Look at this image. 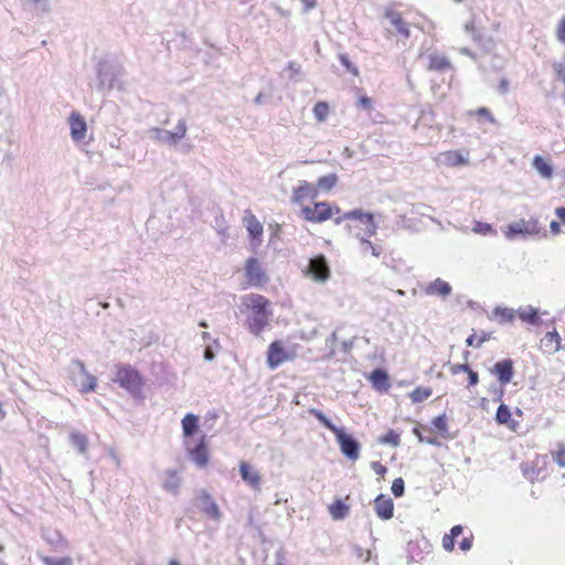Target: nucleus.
<instances>
[{
	"mask_svg": "<svg viewBox=\"0 0 565 565\" xmlns=\"http://www.w3.org/2000/svg\"><path fill=\"white\" fill-rule=\"evenodd\" d=\"M313 115L319 122L326 121L329 115V105L326 102H318L313 107Z\"/></svg>",
	"mask_w": 565,
	"mask_h": 565,
	"instance_id": "obj_31",
	"label": "nucleus"
},
{
	"mask_svg": "<svg viewBox=\"0 0 565 565\" xmlns=\"http://www.w3.org/2000/svg\"><path fill=\"white\" fill-rule=\"evenodd\" d=\"M361 246H362V250H363L364 253H365V252H367V250L370 249V250H371V254H372L373 256H375V257H380V255H381V253H382L380 248H377V247L373 246V244H372L370 241L364 239V238H363V239H361Z\"/></svg>",
	"mask_w": 565,
	"mask_h": 565,
	"instance_id": "obj_44",
	"label": "nucleus"
},
{
	"mask_svg": "<svg viewBox=\"0 0 565 565\" xmlns=\"http://www.w3.org/2000/svg\"><path fill=\"white\" fill-rule=\"evenodd\" d=\"M380 441L385 445L397 447L399 445V436L393 429L388 430Z\"/></svg>",
	"mask_w": 565,
	"mask_h": 565,
	"instance_id": "obj_38",
	"label": "nucleus"
},
{
	"mask_svg": "<svg viewBox=\"0 0 565 565\" xmlns=\"http://www.w3.org/2000/svg\"><path fill=\"white\" fill-rule=\"evenodd\" d=\"M199 428V417L194 414H186L182 419V430L183 435L185 437V440L188 438L192 437Z\"/></svg>",
	"mask_w": 565,
	"mask_h": 565,
	"instance_id": "obj_22",
	"label": "nucleus"
},
{
	"mask_svg": "<svg viewBox=\"0 0 565 565\" xmlns=\"http://www.w3.org/2000/svg\"><path fill=\"white\" fill-rule=\"evenodd\" d=\"M472 546V539L470 537H465L461 542H460V548L462 551H469Z\"/></svg>",
	"mask_w": 565,
	"mask_h": 565,
	"instance_id": "obj_56",
	"label": "nucleus"
},
{
	"mask_svg": "<svg viewBox=\"0 0 565 565\" xmlns=\"http://www.w3.org/2000/svg\"><path fill=\"white\" fill-rule=\"evenodd\" d=\"M491 372L498 376L501 385L510 383L514 374L512 360L504 359L497 362Z\"/></svg>",
	"mask_w": 565,
	"mask_h": 565,
	"instance_id": "obj_16",
	"label": "nucleus"
},
{
	"mask_svg": "<svg viewBox=\"0 0 565 565\" xmlns=\"http://www.w3.org/2000/svg\"><path fill=\"white\" fill-rule=\"evenodd\" d=\"M185 449L190 456V459L200 468L205 467L209 461L207 449L205 445V435H203L200 441L191 447L189 440H184Z\"/></svg>",
	"mask_w": 565,
	"mask_h": 565,
	"instance_id": "obj_10",
	"label": "nucleus"
},
{
	"mask_svg": "<svg viewBox=\"0 0 565 565\" xmlns=\"http://www.w3.org/2000/svg\"><path fill=\"white\" fill-rule=\"evenodd\" d=\"M247 231L252 237H257L263 233V225L256 220L254 215L246 220Z\"/></svg>",
	"mask_w": 565,
	"mask_h": 565,
	"instance_id": "obj_32",
	"label": "nucleus"
},
{
	"mask_svg": "<svg viewBox=\"0 0 565 565\" xmlns=\"http://www.w3.org/2000/svg\"><path fill=\"white\" fill-rule=\"evenodd\" d=\"M243 306L250 310L247 318L248 327L252 333L259 335L264 328L269 323L271 311L269 301L262 295L250 294L243 297Z\"/></svg>",
	"mask_w": 565,
	"mask_h": 565,
	"instance_id": "obj_1",
	"label": "nucleus"
},
{
	"mask_svg": "<svg viewBox=\"0 0 565 565\" xmlns=\"http://www.w3.org/2000/svg\"><path fill=\"white\" fill-rule=\"evenodd\" d=\"M511 418V412L505 404H501L495 414V420L499 424H508Z\"/></svg>",
	"mask_w": 565,
	"mask_h": 565,
	"instance_id": "obj_35",
	"label": "nucleus"
},
{
	"mask_svg": "<svg viewBox=\"0 0 565 565\" xmlns=\"http://www.w3.org/2000/svg\"><path fill=\"white\" fill-rule=\"evenodd\" d=\"M194 504L204 512L209 518L220 521L222 514L220 512L218 505L215 501L207 494L205 491H201L194 501Z\"/></svg>",
	"mask_w": 565,
	"mask_h": 565,
	"instance_id": "obj_11",
	"label": "nucleus"
},
{
	"mask_svg": "<svg viewBox=\"0 0 565 565\" xmlns=\"http://www.w3.org/2000/svg\"><path fill=\"white\" fill-rule=\"evenodd\" d=\"M246 276L249 284L254 286H262L267 282L268 277L262 269L259 262L256 258H248L246 262Z\"/></svg>",
	"mask_w": 565,
	"mask_h": 565,
	"instance_id": "obj_12",
	"label": "nucleus"
},
{
	"mask_svg": "<svg viewBox=\"0 0 565 565\" xmlns=\"http://www.w3.org/2000/svg\"><path fill=\"white\" fill-rule=\"evenodd\" d=\"M472 232L480 235H495L497 231L489 223H483L480 221H475L473 226L471 228Z\"/></svg>",
	"mask_w": 565,
	"mask_h": 565,
	"instance_id": "obj_30",
	"label": "nucleus"
},
{
	"mask_svg": "<svg viewBox=\"0 0 565 565\" xmlns=\"http://www.w3.org/2000/svg\"><path fill=\"white\" fill-rule=\"evenodd\" d=\"M495 317L501 318V322H510L514 319V310L510 308L497 307L493 311Z\"/></svg>",
	"mask_w": 565,
	"mask_h": 565,
	"instance_id": "obj_36",
	"label": "nucleus"
},
{
	"mask_svg": "<svg viewBox=\"0 0 565 565\" xmlns=\"http://www.w3.org/2000/svg\"><path fill=\"white\" fill-rule=\"evenodd\" d=\"M520 318L527 323L536 324L539 321L537 310L532 307L526 310H522L520 311Z\"/></svg>",
	"mask_w": 565,
	"mask_h": 565,
	"instance_id": "obj_37",
	"label": "nucleus"
},
{
	"mask_svg": "<svg viewBox=\"0 0 565 565\" xmlns=\"http://www.w3.org/2000/svg\"><path fill=\"white\" fill-rule=\"evenodd\" d=\"M433 425L434 427L440 433V434H445L447 433V419H446V415L443 414V415H439L437 417H435L433 419Z\"/></svg>",
	"mask_w": 565,
	"mask_h": 565,
	"instance_id": "obj_42",
	"label": "nucleus"
},
{
	"mask_svg": "<svg viewBox=\"0 0 565 565\" xmlns=\"http://www.w3.org/2000/svg\"><path fill=\"white\" fill-rule=\"evenodd\" d=\"M366 216H372L371 213H365L362 210H353L344 213V218L347 220H359L361 223L366 221Z\"/></svg>",
	"mask_w": 565,
	"mask_h": 565,
	"instance_id": "obj_40",
	"label": "nucleus"
},
{
	"mask_svg": "<svg viewBox=\"0 0 565 565\" xmlns=\"http://www.w3.org/2000/svg\"><path fill=\"white\" fill-rule=\"evenodd\" d=\"M371 104H372L371 98H369V97H366V96L361 97V98L359 99V102H358V105H359L360 107L365 108V109H370V108H371Z\"/></svg>",
	"mask_w": 565,
	"mask_h": 565,
	"instance_id": "obj_55",
	"label": "nucleus"
},
{
	"mask_svg": "<svg viewBox=\"0 0 565 565\" xmlns=\"http://www.w3.org/2000/svg\"><path fill=\"white\" fill-rule=\"evenodd\" d=\"M461 533H462V526L461 525H455L450 530V534L449 535H451L452 539H455V537L459 536Z\"/></svg>",
	"mask_w": 565,
	"mask_h": 565,
	"instance_id": "obj_61",
	"label": "nucleus"
},
{
	"mask_svg": "<svg viewBox=\"0 0 565 565\" xmlns=\"http://www.w3.org/2000/svg\"><path fill=\"white\" fill-rule=\"evenodd\" d=\"M425 292L429 296L446 298L451 294V286L447 281L437 278L425 287Z\"/></svg>",
	"mask_w": 565,
	"mask_h": 565,
	"instance_id": "obj_20",
	"label": "nucleus"
},
{
	"mask_svg": "<svg viewBox=\"0 0 565 565\" xmlns=\"http://www.w3.org/2000/svg\"><path fill=\"white\" fill-rule=\"evenodd\" d=\"M214 358H215V353L213 352L212 348L207 345L204 349V359L206 361H212V360H214Z\"/></svg>",
	"mask_w": 565,
	"mask_h": 565,
	"instance_id": "obj_58",
	"label": "nucleus"
},
{
	"mask_svg": "<svg viewBox=\"0 0 565 565\" xmlns=\"http://www.w3.org/2000/svg\"><path fill=\"white\" fill-rule=\"evenodd\" d=\"M556 38L559 42L565 43V17L561 20L556 29Z\"/></svg>",
	"mask_w": 565,
	"mask_h": 565,
	"instance_id": "obj_47",
	"label": "nucleus"
},
{
	"mask_svg": "<svg viewBox=\"0 0 565 565\" xmlns=\"http://www.w3.org/2000/svg\"><path fill=\"white\" fill-rule=\"evenodd\" d=\"M307 275L317 282H326L330 277V268L323 255H318L309 260Z\"/></svg>",
	"mask_w": 565,
	"mask_h": 565,
	"instance_id": "obj_7",
	"label": "nucleus"
},
{
	"mask_svg": "<svg viewBox=\"0 0 565 565\" xmlns=\"http://www.w3.org/2000/svg\"><path fill=\"white\" fill-rule=\"evenodd\" d=\"M341 452L350 460H356L360 456V444L353 436L345 433L344 428H338L334 433Z\"/></svg>",
	"mask_w": 565,
	"mask_h": 565,
	"instance_id": "obj_5",
	"label": "nucleus"
},
{
	"mask_svg": "<svg viewBox=\"0 0 565 565\" xmlns=\"http://www.w3.org/2000/svg\"><path fill=\"white\" fill-rule=\"evenodd\" d=\"M470 370V366L468 364H456L451 366V373L457 374L460 372L467 373Z\"/></svg>",
	"mask_w": 565,
	"mask_h": 565,
	"instance_id": "obj_54",
	"label": "nucleus"
},
{
	"mask_svg": "<svg viewBox=\"0 0 565 565\" xmlns=\"http://www.w3.org/2000/svg\"><path fill=\"white\" fill-rule=\"evenodd\" d=\"M391 490L395 497H397V498L402 497L404 494V490H405L404 480L402 478H396L392 482Z\"/></svg>",
	"mask_w": 565,
	"mask_h": 565,
	"instance_id": "obj_43",
	"label": "nucleus"
},
{
	"mask_svg": "<svg viewBox=\"0 0 565 565\" xmlns=\"http://www.w3.org/2000/svg\"><path fill=\"white\" fill-rule=\"evenodd\" d=\"M468 374V380H469V385L470 386H475L478 384L479 382V375L477 372L472 371L471 369L467 372Z\"/></svg>",
	"mask_w": 565,
	"mask_h": 565,
	"instance_id": "obj_53",
	"label": "nucleus"
},
{
	"mask_svg": "<svg viewBox=\"0 0 565 565\" xmlns=\"http://www.w3.org/2000/svg\"><path fill=\"white\" fill-rule=\"evenodd\" d=\"M465 31L469 33L475 41L480 40L479 33L476 31L475 22L470 21L465 24Z\"/></svg>",
	"mask_w": 565,
	"mask_h": 565,
	"instance_id": "obj_48",
	"label": "nucleus"
},
{
	"mask_svg": "<svg viewBox=\"0 0 565 565\" xmlns=\"http://www.w3.org/2000/svg\"><path fill=\"white\" fill-rule=\"evenodd\" d=\"M68 121L73 140L82 141L85 138L87 131L85 119L79 114L72 113Z\"/></svg>",
	"mask_w": 565,
	"mask_h": 565,
	"instance_id": "obj_19",
	"label": "nucleus"
},
{
	"mask_svg": "<svg viewBox=\"0 0 565 565\" xmlns=\"http://www.w3.org/2000/svg\"><path fill=\"white\" fill-rule=\"evenodd\" d=\"M111 380L132 396H140L142 393L145 381L140 373L129 364L117 365Z\"/></svg>",
	"mask_w": 565,
	"mask_h": 565,
	"instance_id": "obj_2",
	"label": "nucleus"
},
{
	"mask_svg": "<svg viewBox=\"0 0 565 565\" xmlns=\"http://www.w3.org/2000/svg\"><path fill=\"white\" fill-rule=\"evenodd\" d=\"M42 562L45 565H73V559L71 557L53 558L50 556H43Z\"/></svg>",
	"mask_w": 565,
	"mask_h": 565,
	"instance_id": "obj_39",
	"label": "nucleus"
},
{
	"mask_svg": "<svg viewBox=\"0 0 565 565\" xmlns=\"http://www.w3.org/2000/svg\"><path fill=\"white\" fill-rule=\"evenodd\" d=\"M317 195L318 190L313 184L307 181H300L298 186L292 191L291 202L294 204H301L306 199H316Z\"/></svg>",
	"mask_w": 565,
	"mask_h": 565,
	"instance_id": "obj_14",
	"label": "nucleus"
},
{
	"mask_svg": "<svg viewBox=\"0 0 565 565\" xmlns=\"http://www.w3.org/2000/svg\"><path fill=\"white\" fill-rule=\"evenodd\" d=\"M468 156L461 151H445L436 157V162L445 167H459L468 163Z\"/></svg>",
	"mask_w": 565,
	"mask_h": 565,
	"instance_id": "obj_13",
	"label": "nucleus"
},
{
	"mask_svg": "<svg viewBox=\"0 0 565 565\" xmlns=\"http://www.w3.org/2000/svg\"><path fill=\"white\" fill-rule=\"evenodd\" d=\"M287 353L280 342L275 341L268 348L267 363L269 369L275 370L287 360Z\"/></svg>",
	"mask_w": 565,
	"mask_h": 565,
	"instance_id": "obj_17",
	"label": "nucleus"
},
{
	"mask_svg": "<svg viewBox=\"0 0 565 565\" xmlns=\"http://www.w3.org/2000/svg\"><path fill=\"white\" fill-rule=\"evenodd\" d=\"M489 391H490L494 402L500 401L504 393L503 388L498 387L495 384L490 386Z\"/></svg>",
	"mask_w": 565,
	"mask_h": 565,
	"instance_id": "obj_50",
	"label": "nucleus"
},
{
	"mask_svg": "<svg viewBox=\"0 0 565 565\" xmlns=\"http://www.w3.org/2000/svg\"><path fill=\"white\" fill-rule=\"evenodd\" d=\"M450 62L446 56L430 54L428 70L444 72L450 68Z\"/></svg>",
	"mask_w": 565,
	"mask_h": 565,
	"instance_id": "obj_24",
	"label": "nucleus"
},
{
	"mask_svg": "<svg viewBox=\"0 0 565 565\" xmlns=\"http://www.w3.org/2000/svg\"><path fill=\"white\" fill-rule=\"evenodd\" d=\"M542 341L546 342V345H548V343L550 344L555 343V347L553 348V350L557 351L559 348L561 337L556 331H551L545 334V337Z\"/></svg>",
	"mask_w": 565,
	"mask_h": 565,
	"instance_id": "obj_41",
	"label": "nucleus"
},
{
	"mask_svg": "<svg viewBox=\"0 0 565 565\" xmlns=\"http://www.w3.org/2000/svg\"><path fill=\"white\" fill-rule=\"evenodd\" d=\"M329 512L333 520H343L349 512V507L344 504L341 500H335L329 507Z\"/></svg>",
	"mask_w": 565,
	"mask_h": 565,
	"instance_id": "obj_26",
	"label": "nucleus"
},
{
	"mask_svg": "<svg viewBox=\"0 0 565 565\" xmlns=\"http://www.w3.org/2000/svg\"><path fill=\"white\" fill-rule=\"evenodd\" d=\"M74 382L83 393L92 392L97 385V379L89 374L83 362L76 360L73 362Z\"/></svg>",
	"mask_w": 565,
	"mask_h": 565,
	"instance_id": "obj_6",
	"label": "nucleus"
},
{
	"mask_svg": "<svg viewBox=\"0 0 565 565\" xmlns=\"http://www.w3.org/2000/svg\"><path fill=\"white\" fill-rule=\"evenodd\" d=\"M372 469L374 470V472L379 476H384L387 471L386 467L383 466L381 462L379 461H374L372 462Z\"/></svg>",
	"mask_w": 565,
	"mask_h": 565,
	"instance_id": "obj_52",
	"label": "nucleus"
},
{
	"mask_svg": "<svg viewBox=\"0 0 565 565\" xmlns=\"http://www.w3.org/2000/svg\"><path fill=\"white\" fill-rule=\"evenodd\" d=\"M71 443L77 448L81 455H85L87 451L88 440L87 437L79 431H73L70 436Z\"/></svg>",
	"mask_w": 565,
	"mask_h": 565,
	"instance_id": "obj_27",
	"label": "nucleus"
},
{
	"mask_svg": "<svg viewBox=\"0 0 565 565\" xmlns=\"http://www.w3.org/2000/svg\"><path fill=\"white\" fill-rule=\"evenodd\" d=\"M363 225H365V233L369 235V236H372L375 234L376 232V225L374 223V218H373V215L372 216H366V221L364 223H362Z\"/></svg>",
	"mask_w": 565,
	"mask_h": 565,
	"instance_id": "obj_46",
	"label": "nucleus"
},
{
	"mask_svg": "<svg viewBox=\"0 0 565 565\" xmlns=\"http://www.w3.org/2000/svg\"><path fill=\"white\" fill-rule=\"evenodd\" d=\"M431 393V388L417 387L409 394V397L413 403H422L430 397Z\"/></svg>",
	"mask_w": 565,
	"mask_h": 565,
	"instance_id": "obj_29",
	"label": "nucleus"
},
{
	"mask_svg": "<svg viewBox=\"0 0 565 565\" xmlns=\"http://www.w3.org/2000/svg\"><path fill=\"white\" fill-rule=\"evenodd\" d=\"M551 232L556 235L561 232L559 223L556 221H552L550 224Z\"/></svg>",
	"mask_w": 565,
	"mask_h": 565,
	"instance_id": "obj_62",
	"label": "nucleus"
},
{
	"mask_svg": "<svg viewBox=\"0 0 565 565\" xmlns=\"http://www.w3.org/2000/svg\"><path fill=\"white\" fill-rule=\"evenodd\" d=\"M338 182V177L334 173L320 177L317 181V188L322 191H330Z\"/></svg>",
	"mask_w": 565,
	"mask_h": 565,
	"instance_id": "obj_28",
	"label": "nucleus"
},
{
	"mask_svg": "<svg viewBox=\"0 0 565 565\" xmlns=\"http://www.w3.org/2000/svg\"><path fill=\"white\" fill-rule=\"evenodd\" d=\"M301 2L305 6V9H303L305 12H308V11L315 9L316 6H317V1L316 0H301Z\"/></svg>",
	"mask_w": 565,
	"mask_h": 565,
	"instance_id": "obj_57",
	"label": "nucleus"
},
{
	"mask_svg": "<svg viewBox=\"0 0 565 565\" xmlns=\"http://www.w3.org/2000/svg\"><path fill=\"white\" fill-rule=\"evenodd\" d=\"M370 381L376 390H387L390 387L387 373L382 369H375L370 374Z\"/></svg>",
	"mask_w": 565,
	"mask_h": 565,
	"instance_id": "obj_23",
	"label": "nucleus"
},
{
	"mask_svg": "<svg viewBox=\"0 0 565 565\" xmlns=\"http://www.w3.org/2000/svg\"><path fill=\"white\" fill-rule=\"evenodd\" d=\"M555 214L565 224V207H557Z\"/></svg>",
	"mask_w": 565,
	"mask_h": 565,
	"instance_id": "obj_63",
	"label": "nucleus"
},
{
	"mask_svg": "<svg viewBox=\"0 0 565 565\" xmlns=\"http://www.w3.org/2000/svg\"><path fill=\"white\" fill-rule=\"evenodd\" d=\"M340 61L349 72H351L354 75H358V68L350 62L347 55H340Z\"/></svg>",
	"mask_w": 565,
	"mask_h": 565,
	"instance_id": "obj_49",
	"label": "nucleus"
},
{
	"mask_svg": "<svg viewBox=\"0 0 565 565\" xmlns=\"http://www.w3.org/2000/svg\"><path fill=\"white\" fill-rule=\"evenodd\" d=\"M385 18L390 21V23L396 29V31L403 35L404 38L409 36L408 25L403 21L401 14L395 11H387L385 13Z\"/></svg>",
	"mask_w": 565,
	"mask_h": 565,
	"instance_id": "obj_21",
	"label": "nucleus"
},
{
	"mask_svg": "<svg viewBox=\"0 0 565 565\" xmlns=\"http://www.w3.org/2000/svg\"><path fill=\"white\" fill-rule=\"evenodd\" d=\"M169 478L164 481L163 488L172 493H177L180 487V479L177 477L175 471H168Z\"/></svg>",
	"mask_w": 565,
	"mask_h": 565,
	"instance_id": "obj_33",
	"label": "nucleus"
},
{
	"mask_svg": "<svg viewBox=\"0 0 565 565\" xmlns=\"http://www.w3.org/2000/svg\"><path fill=\"white\" fill-rule=\"evenodd\" d=\"M186 132V124L184 119H180L177 124L174 131L164 130L161 128H151L148 130V137L162 145L174 146L177 145Z\"/></svg>",
	"mask_w": 565,
	"mask_h": 565,
	"instance_id": "obj_3",
	"label": "nucleus"
},
{
	"mask_svg": "<svg viewBox=\"0 0 565 565\" xmlns=\"http://www.w3.org/2000/svg\"><path fill=\"white\" fill-rule=\"evenodd\" d=\"M254 103H255L256 105H263V104H265V96H264V94H263V93H259V94L255 97Z\"/></svg>",
	"mask_w": 565,
	"mask_h": 565,
	"instance_id": "obj_64",
	"label": "nucleus"
},
{
	"mask_svg": "<svg viewBox=\"0 0 565 565\" xmlns=\"http://www.w3.org/2000/svg\"><path fill=\"white\" fill-rule=\"evenodd\" d=\"M477 114L480 115V116H486L490 121H494V118L492 117V115L489 111V109H487L484 107L479 108Z\"/></svg>",
	"mask_w": 565,
	"mask_h": 565,
	"instance_id": "obj_59",
	"label": "nucleus"
},
{
	"mask_svg": "<svg viewBox=\"0 0 565 565\" xmlns=\"http://www.w3.org/2000/svg\"><path fill=\"white\" fill-rule=\"evenodd\" d=\"M310 414H312L326 428L334 433L339 427L333 425L330 419L319 409L311 408Z\"/></svg>",
	"mask_w": 565,
	"mask_h": 565,
	"instance_id": "obj_34",
	"label": "nucleus"
},
{
	"mask_svg": "<svg viewBox=\"0 0 565 565\" xmlns=\"http://www.w3.org/2000/svg\"><path fill=\"white\" fill-rule=\"evenodd\" d=\"M239 475L242 479L254 490L260 489V473L246 461L239 462Z\"/></svg>",
	"mask_w": 565,
	"mask_h": 565,
	"instance_id": "obj_15",
	"label": "nucleus"
},
{
	"mask_svg": "<svg viewBox=\"0 0 565 565\" xmlns=\"http://www.w3.org/2000/svg\"><path fill=\"white\" fill-rule=\"evenodd\" d=\"M508 87H509L508 78H501V81L499 83L500 93L505 94L508 92Z\"/></svg>",
	"mask_w": 565,
	"mask_h": 565,
	"instance_id": "obj_60",
	"label": "nucleus"
},
{
	"mask_svg": "<svg viewBox=\"0 0 565 565\" xmlns=\"http://www.w3.org/2000/svg\"><path fill=\"white\" fill-rule=\"evenodd\" d=\"M554 461L565 468V446H559L558 451L552 454Z\"/></svg>",
	"mask_w": 565,
	"mask_h": 565,
	"instance_id": "obj_45",
	"label": "nucleus"
},
{
	"mask_svg": "<svg viewBox=\"0 0 565 565\" xmlns=\"http://www.w3.org/2000/svg\"><path fill=\"white\" fill-rule=\"evenodd\" d=\"M374 510L382 520H390L393 516V500L384 494H380L374 500Z\"/></svg>",
	"mask_w": 565,
	"mask_h": 565,
	"instance_id": "obj_18",
	"label": "nucleus"
},
{
	"mask_svg": "<svg viewBox=\"0 0 565 565\" xmlns=\"http://www.w3.org/2000/svg\"><path fill=\"white\" fill-rule=\"evenodd\" d=\"M302 216L309 222L320 223L327 221L332 215V209L326 202L316 203L315 206H305L301 210Z\"/></svg>",
	"mask_w": 565,
	"mask_h": 565,
	"instance_id": "obj_9",
	"label": "nucleus"
},
{
	"mask_svg": "<svg viewBox=\"0 0 565 565\" xmlns=\"http://www.w3.org/2000/svg\"><path fill=\"white\" fill-rule=\"evenodd\" d=\"M533 167L544 179H550L553 174L552 166L540 156L534 158Z\"/></svg>",
	"mask_w": 565,
	"mask_h": 565,
	"instance_id": "obj_25",
	"label": "nucleus"
},
{
	"mask_svg": "<svg viewBox=\"0 0 565 565\" xmlns=\"http://www.w3.org/2000/svg\"><path fill=\"white\" fill-rule=\"evenodd\" d=\"M455 539H452L451 535L449 534H445L444 537H443V547L448 551V552H451L455 547V542H454Z\"/></svg>",
	"mask_w": 565,
	"mask_h": 565,
	"instance_id": "obj_51",
	"label": "nucleus"
},
{
	"mask_svg": "<svg viewBox=\"0 0 565 565\" xmlns=\"http://www.w3.org/2000/svg\"><path fill=\"white\" fill-rule=\"evenodd\" d=\"M117 78L116 70L113 65L107 63H99L97 68V84L96 88L99 92H108L115 87Z\"/></svg>",
	"mask_w": 565,
	"mask_h": 565,
	"instance_id": "obj_8",
	"label": "nucleus"
},
{
	"mask_svg": "<svg viewBox=\"0 0 565 565\" xmlns=\"http://www.w3.org/2000/svg\"><path fill=\"white\" fill-rule=\"evenodd\" d=\"M541 232L540 223L536 218L512 222L507 226L504 235L508 239H515L518 236L526 238L527 236L536 235Z\"/></svg>",
	"mask_w": 565,
	"mask_h": 565,
	"instance_id": "obj_4",
	"label": "nucleus"
}]
</instances>
